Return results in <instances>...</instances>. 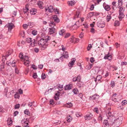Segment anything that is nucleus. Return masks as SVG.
Masks as SVG:
<instances>
[{"mask_svg": "<svg viewBox=\"0 0 127 127\" xmlns=\"http://www.w3.org/2000/svg\"><path fill=\"white\" fill-rule=\"evenodd\" d=\"M50 39V37L48 36H46L44 37H43L38 41V44L39 46L40 47L46 48L47 45V42Z\"/></svg>", "mask_w": 127, "mask_h": 127, "instance_id": "obj_1", "label": "nucleus"}, {"mask_svg": "<svg viewBox=\"0 0 127 127\" xmlns=\"http://www.w3.org/2000/svg\"><path fill=\"white\" fill-rule=\"evenodd\" d=\"M31 38H26V41L28 43H30L32 46H34L36 44L34 39H32Z\"/></svg>", "mask_w": 127, "mask_h": 127, "instance_id": "obj_2", "label": "nucleus"}, {"mask_svg": "<svg viewBox=\"0 0 127 127\" xmlns=\"http://www.w3.org/2000/svg\"><path fill=\"white\" fill-rule=\"evenodd\" d=\"M10 54V53L9 54H6L5 56L3 57V58L1 60L2 63L1 65V67L0 68V70H2V69H3L4 68V63L5 61V60H6V57H8Z\"/></svg>", "mask_w": 127, "mask_h": 127, "instance_id": "obj_3", "label": "nucleus"}, {"mask_svg": "<svg viewBox=\"0 0 127 127\" xmlns=\"http://www.w3.org/2000/svg\"><path fill=\"white\" fill-rule=\"evenodd\" d=\"M45 10L46 11H48V12H52L54 10V8L52 5L47 6V7H45Z\"/></svg>", "mask_w": 127, "mask_h": 127, "instance_id": "obj_4", "label": "nucleus"}, {"mask_svg": "<svg viewBox=\"0 0 127 127\" xmlns=\"http://www.w3.org/2000/svg\"><path fill=\"white\" fill-rule=\"evenodd\" d=\"M123 120V117L121 116L118 117L116 120H114L115 123L117 125H120L122 123V122Z\"/></svg>", "mask_w": 127, "mask_h": 127, "instance_id": "obj_5", "label": "nucleus"}, {"mask_svg": "<svg viewBox=\"0 0 127 127\" xmlns=\"http://www.w3.org/2000/svg\"><path fill=\"white\" fill-rule=\"evenodd\" d=\"M93 117V115L91 113H89L85 116L84 117L86 120H90Z\"/></svg>", "mask_w": 127, "mask_h": 127, "instance_id": "obj_6", "label": "nucleus"}, {"mask_svg": "<svg viewBox=\"0 0 127 127\" xmlns=\"http://www.w3.org/2000/svg\"><path fill=\"white\" fill-rule=\"evenodd\" d=\"M103 6L105 9L107 11H109L111 9L110 6L106 4L105 2H104L103 4Z\"/></svg>", "mask_w": 127, "mask_h": 127, "instance_id": "obj_7", "label": "nucleus"}, {"mask_svg": "<svg viewBox=\"0 0 127 127\" xmlns=\"http://www.w3.org/2000/svg\"><path fill=\"white\" fill-rule=\"evenodd\" d=\"M97 25L99 27L102 28L105 26V23L102 21L98 22L97 23Z\"/></svg>", "mask_w": 127, "mask_h": 127, "instance_id": "obj_8", "label": "nucleus"}, {"mask_svg": "<svg viewBox=\"0 0 127 127\" xmlns=\"http://www.w3.org/2000/svg\"><path fill=\"white\" fill-rule=\"evenodd\" d=\"M99 96L96 94L94 95H93L90 96V98L92 99L95 100H97L99 98Z\"/></svg>", "mask_w": 127, "mask_h": 127, "instance_id": "obj_9", "label": "nucleus"}, {"mask_svg": "<svg viewBox=\"0 0 127 127\" xmlns=\"http://www.w3.org/2000/svg\"><path fill=\"white\" fill-rule=\"evenodd\" d=\"M72 86V85L71 84L66 85L64 87V90H69L71 89Z\"/></svg>", "mask_w": 127, "mask_h": 127, "instance_id": "obj_10", "label": "nucleus"}, {"mask_svg": "<svg viewBox=\"0 0 127 127\" xmlns=\"http://www.w3.org/2000/svg\"><path fill=\"white\" fill-rule=\"evenodd\" d=\"M14 25L12 23H9L8 26V31L11 32L12 29L14 28Z\"/></svg>", "mask_w": 127, "mask_h": 127, "instance_id": "obj_11", "label": "nucleus"}, {"mask_svg": "<svg viewBox=\"0 0 127 127\" xmlns=\"http://www.w3.org/2000/svg\"><path fill=\"white\" fill-rule=\"evenodd\" d=\"M81 77L80 76L78 75L77 77H75L72 79V80L74 82L76 81H80V80Z\"/></svg>", "mask_w": 127, "mask_h": 127, "instance_id": "obj_12", "label": "nucleus"}, {"mask_svg": "<svg viewBox=\"0 0 127 127\" xmlns=\"http://www.w3.org/2000/svg\"><path fill=\"white\" fill-rule=\"evenodd\" d=\"M37 4L39 7L41 9H43L44 8L43 6V3L41 1H39L37 2Z\"/></svg>", "mask_w": 127, "mask_h": 127, "instance_id": "obj_13", "label": "nucleus"}, {"mask_svg": "<svg viewBox=\"0 0 127 127\" xmlns=\"http://www.w3.org/2000/svg\"><path fill=\"white\" fill-rule=\"evenodd\" d=\"M119 14L118 17L119 20L121 21L122 19L124 17L125 15H124V13H119Z\"/></svg>", "mask_w": 127, "mask_h": 127, "instance_id": "obj_14", "label": "nucleus"}, {"mask_svg": "<svg viewBox=\"0 0 127 127\" xmlns=\"http://www.w3.org/2000/svg\"><path fill=\"white\" fill-rule=\"evenodd\" d=\"M103 125L104 127H109V124L108 123V121L107 120H105L103 122Z\"/></svg>", "mask_w": 127, "mask_h": 127, "instance_id": "obj_15", "label": "nucleus"}, {"mask_svg": "<svg viewBox=\"0 0 127 127\" xmlns=\"http://www.w3.org/2000/svg\"><path fill=\"white\" fill-rule=\"evenodd\" d=\"M31 14L32 15H35L36 13V10L34 8H32L30 10Z\"/></svg>", "mask_w": 127, "mask_h": 127, "instance_id": "obj_16", "label": "nucleus"}, {"mask_svg": "<svg viewBox=\"0 0 127 127\" xmlns=\"http://www.w3.org/2000/svg\"><path fill=\"white\" fill-rule=\"evenodd\" d=\"M75 60L76 59L75 58H73L71 59V61L69 62V66H71L73 65L75 61Z\"/></svg>", "mask_w": 127, "mask_h": 127, "instance_id": "obj_17", "label": "nucleus"}, {"mask_svg": "<svg viewBox=\"0 0 127 127\" xmlns=\"http://www.w3.org/2000/svg\"><path fill=\"white\" fill-rule=\"evenodd\" d=\"M49 31L52 34L56 32V30L54 28H49Z\"/></svg>", "mask_w": 127, "mask_h": 127, "instance_id": "obj_18", "label": "nucleus"}, {"mask_svg": "<svg viewBox=\"0 0 127 127\" xmlns=\"http://www.w3.org/2000/svg\"><path fill=\"white\" fill-rule=\"evenodd\" d=\"M53 18L54 21L56 23H58L60 22V20L59 19L57 18V15H54V17H53Z\"/></svg>", "mask_w": 127, "mask_h": 127, "instance_id": "obj_19", "label": "nucleus"}, {"mask_svg": "<svg viewBox=\"0 0 127 127\" xmlns=\"http://www.w3.org/2000/svg\"><path fill=\"white\" fill-rule=\"evenodd\" d=\"M80 10L79 9H78L76 12V14L74 16V19H75V18H77L78 17L80 13Z\"/></svg>", "mask_w": 127, "mask_h": 127, "instance_id": "obj_20", "label": "nucleus"}, {"mask_svg": "<svg viewBox=\"0 0 127 127\" xmlns=\"http://www.w3.org/2000/svg\"><path fill=\"white\" fill-rule=\"evenodd\" d=\"M75 2L74 1H69L67 3L69 6H72L74 5Z\"/></svg>", "mask_w": 127, "mask_h": 127, "instance_id": "obj_21", "label": "nucleus"}, {"mask_svg": "<svg viewBox=\"0 0 127 127\" xmlns=\"http://www.w3.org/2000/svg\"><path fill=\"white\" fill-rule=\"evenodd\" d=\"M122 0H119L118 1V8L122 7L121 6L122 5Z\"/></svg>", "mask_w": 127, "mask_h": 127, "instance_id": "obj_22", "label": "nucleus"}, {"mask_svg": "<svg viewBox=\"0 0 127 127\" xmlns=\"http://www.w3.org/2000/svg\"><path fill=\"white\" fill-rule=\"evenodd\" d=\"M111 55L109 54L108 53V54L106 55L104 57V59H108L110 60L111 59Z\"/></svg>", "mask_w": 127, "mask_h": 127, "instance_id": "obj_23", "label": "nucleus"}, {"mask_svg": "<svg viewBox=\"0 0 127 127\" xmlns=\"http://www.w3.org/2000/svg\"><path fill=\"white\" fill-rule=\"evenodd\" d=\"M114 116H112L111 117H110V118H109V117H108V119H110V122L113 123L112 124L115 123V121H114Z\"/></svg>", "mask_w": 127, "mask_h": 127, "instance_id": "obj_24", "label": "nucleus"}, {"mask_svg": "<svg viewBox=\"0 0 127 127\" xmlns=\"http://www.w3.org/2000/svg\"><path fill=\"white\" fill-rule=\"evenodd\" d=\"M64 57L66 59H67L68 57V53L67 52H66L64 53V54L63 55Z\"/></svg>", "mask_w": 127, "mask_h": 127, "instance_id": "obj_25", "label": "nucleus"}, {"mask_svg": "<svg viewBox=\"0 0 127 127\" xmlns=\"http://www.w3.org/2000/svg\"><path fill=\"white\" fill-rule=\"evenodd\" d=\"M120 9L119 10V13H124L125 10V9L123 7H121L120 8H118Z\"/></svg>", "mask_w": 127, "mask_h": 127, "instance_id": "obj_26", "label": "nucleus"}, {"mask_svg": "<svg viewBox=\"0 0 127 127\" xmlns=\"http://www.w3.org/2000/svg\"><path fill=\"white\" fill-rule=\"evenodd\" d=\"M77 83V85L80 88L83 87V83L81 82H79V81Z\"/></svg>", "mask_w": 127, "mask_h": 127, "instance_id": "obj_27", "label": "nucleus"}, {"mask_svg": "<svg viewBox=\"0 0 127 127\" xmlns=\"http://www.w3.org/2000/svg\"><path fill=\"white\" fill-rule=\"evenodd\" d=\"M65 32V30L63 29L61 30L59 32V33L60 35H63L64 33Z\"/></svg>", "mask_w": 127, "mask_h": 127, "instance_id": "obj_28", "label": "nucleus"}, {"mask_svg": "<svg viewBox=\"0 0 127 127\" xmlns=\"http://www.w3.org/2000/svg\"><path fill=\"white\" fill-rule=\"evenodd\" d=\"M23 54L21 52L20 54L19 57L20 58V60L22 61V60L23 59V58L24 57Z\"/></svg>", "mask_w": 127, "mask_h": 127, "instance_id": "obj_29", "label": "nucleus"}, {"mask_svg": "<svg viewBox=\"0 0 127 127\" xmlns=\"http://www.w3.org/2000/svg\"><path fill=\"white\" fill-rule=\"evenodd\" d=\"M24 62V64L25 65H26L27 66H29V64L30 63L29 61L28 60H26V61H23Z\"/></svg>", "mask_w": 127, "mask_h": 127, "instance_id": "obj_30", "label": "nucleus"}, {"mask_svg": "<svg viewBox=\"0 0 127 127\" xmlns=\"http://www.w3.org/2000/svg\"><path fill=\"white\" fill-rule=\"evenodd\" d=\"M102 77L100 75L97 76L95 80V81L96 82L97 80L98 81L100 80L101 78Z\"/></svg>", "mask_w": 127, "mask_h": 127, "instance_id": "obj_31", "label": "nucleus"}, {"mask_svg": "<svg viewBox=\"0 0 127 127\" xmlns=\"http://www.w3.org/2000/svg\"><path fill=\"white\" fill-rule=\"evenodd\" d=\"M111 19V16L109 14L106 16V19L107 22H109L110 20Z\"/></svg>", "mask_w": 127, "mask_h": 127, "instance_id": "obj_32", "label": "nucleus"}, {"mask_svg": "<svg viewBox=\"0 0 127 127\" xmlns=\"http://www.w3.org/2000/svg\"><path fill=\"white\" fill-rule=\"evenodd\" d=\"M73 92L74 94H77L79 92L77 88H75L73 90Z\"/></svg>", "mask_w": 127, "mask_h": 127, "instance_id": "obj_33", "label": "nucleus"}, {"mask_svg": "<svg viewBox=\"0 0 127 127\" xmlns=\"http://www.w3.org/2000/svg\"><path fill=\"white\" fill-rule=\"evenodd\" d=\"M21 123L23 124H26L28 123L27 122V120L25 119H23L21 121Z\"/></svg>", "mask_w": 127, "mask_h": 127, "instance_id": "obj_34", "label": "nucleus"}, {"mask_svg": "<svg viewBox=\"0 0 127 127\" xmlns=\"http://www.w3.org/2000/svg\"><path fill=\"white\" fill-rule=\"evenodd\" d=\"M55 23L53 21H51L50 23V26L53 27L55 26Z\"/></svg>", "mask_w": 127, "mask_h": 127, "instance_id": "obj_35", "label": "nucleus"}, {"mask_svg": "<svg viewBox=\"0 0 127 127\" xmlns=\"http://www.w3.org/2000/svg\"><path fill=\"white\" fill-rule=\"evenodd\" d=\"M72 119L70 115L67 117V121L68 122H70L71 121Z\"/></svg>", "mask_w": 127, "mask_h": 127, "instance_id": "obj_36", "label": "nucleus"}, {"mask_svg": "<svg viewBox=\"0 0 127 127\" xmlns=\"http://www.w3.org/2000/svg\"><path fill=\"white\" fill-rule=\"evenodd\" d=\"M72 106V104L71 103H67L66 105V106L68 108H70Z\"/></svg>", "mask_w": 127, "mask_h": 127, "instance_id": "obj_37", "label": "nucleus"}, {"mask_svg": "<svg viewBox=\"0 0 127 127\" xmlns=\"http://www.w3.org/2000/svg\"><path fill=\"white\" fill-rule=\"evenodd\" d=\"M26 60H29L28 57L27 56H25L23 58V59L22 60V61H26Z\"/></svg>", "mask_w": 127, "mask_h": 127, "instance_id": "obj_38", "label": "nucleus"}, {"mask_svg": "<svg viewBox=\"0 0 127 127\" xmlns=\"http://www.w3.org/2000/svg\"><path fill=\"white\" fill-rule=\"evenodd\" d=\"M14 97L15 98H19L20 97V96L18 93H16L14 95Z\"/></svg>", "mask_w": 127, "mask_h": 127, "instance_id": "obj_39", "label": "nucleus"}, {"mask_svg": "<svg viewBox=\"0 0 127 127\" xmlns=\"http://www.w3.org/2000/svg\"><path fill=\"white\" fill-rule=\"evenodd\" d=\"M28 25L30 28H31L34 25V24L33 23L30 22L28 23Z\"/></svg>", "mask_w": 127, "mask_h": 127, "instance_id": "obj_40", "label": "nucleus"}, {"mask_svg": "<svg viewBox=\"0 0 127 127\" xmlns=\"http://www.w3.org/2000/svg\"><path fill=\"white\" fill-rule=\"evenodd\" d=\"M76 40V38L72 37L70 39V41L72 43H75Z\"/></svg>", "mask_w": 127, "mask_h": 127, "instance_id": "obj_41", "label": "nucleus"}, {"mask_svg": "<svg viewBox=\"0 0 127 127\" xmlns=\"http://www.w3.org/2000/svg\"><path fill=\"white\" fill-rule=\"evenodd\" d=\"M110 86H111L112 88H113L115 86V82L114 81H111L110 84Z\"/></svg>", "mask_w": 127, "mask_h": 127, "instance_id": "obj_42", "label": "nucleus"}, {"mask_svg": "<svg viewBox=\"0 0 127 127\" xmlns=\"http://www.w3.org/2000/svg\"><path fill=\"white\" fill-rule=\"evenodd\" d=\"M120 22L119 21H115L114 23V26H118L119 25Z\"/></svg>", "mask_w": 127, "mask_h": 127, "instance_id": "obj_43", "label": "nucleus"}, {"mask_svg": "<svg viewBox=\"0 0 127 127\" xmlns=\"http://www.w3.org/2000/svg\"><path fill=\"white\" fill-rule=\"evenodd\" d=\"M70 34L68 33H65V35H64V38H68V37L70 36Z\"/></svg>", "mask_w": 127, "mask_h": 127, "instance_id": "obj_44", "label": "nucleus"}, {"mask_svg": "<svg viewBox=\"0 0 127 127\" xmlns=\"http://www.w3.org/2000/svg\"><path fill=\"white\" fill-rule=\"evenodd\" d=\"M24 113L25 114H26L28 115H29L30 114L29 110L27 109H26Z\"/></svg>", "mask_w": 127, "mask_h": 127, "instance_id": "obj_45", "label": "nucleus"}, {"mask_svg": "<svg viewBox=\"0 0 127 127\" xmlns=\"http://www.w3.org/2000/svg\"><path fill=\"white\" fill-rule=\"evenodd\" d=\"M32 34L34 35H35L37 34V31L36 30H33L32 32Z\"/></svg>", "mask_w": 127, "mask_h": 127, "instance_id": "obj_46", "label": "nucleus"}, {"mask_svg": "<svg viewBox=\"0 0 127 127\" xmlns=\"http://www.w3.org/2000/svg\"><path fill=\"white\" fill-rule=\"evenodd\" d=\"M28 6L26 5L25 7V9H24V12L25 13H26L28 10H29V9L28 7Z\"/></svg>", "mask_w": 127, "mask_h": 127, "instance_id": "obj_47", "label": "nucleus"}, {"mask_svg": "<svg viewBox=\"0 0 127 127\" xmlns=\"http://www.w3.org/2000/svg\"><path fill=\"white\" fill-rule=\"evenodd\" d=\"M127 103V101H126V100L123 101L121 102L122 105H125Z\"/></svg>", "mask_w": 127, "mask_h": 127, "instance_id": "obj_48", "label": "nucleus"}, {"mask_svg": "<svg viewBox=\"0 0 127 127\" xmlns=\"http://www.w3.org/2000/svg\"><path fill=\"white\" fill-rule=\"evenodd\" d=\"M7 94L9 95H7L6 96V97L7 98L11 97L12 96V95L11 94V93L10 92L8 93Z\"/></svg>", "mask_w": 127, "mask_h": 127, "instance_id": "obj_49", "label": "nucleus"}, {"mask_svg": "<svg viewBox=\"0 0 127 127\" xmlns=\"http://www.w3.org/2000/svg\"><path fill=\"white\" fill-rule=\"evenodd\" d=\"M108 116H109V118L110 117H111L113 116L112 115V114L110 112H108L107 114H106Z\"/></svg>", "mask_w": 127, "mask_h": 127, "instance_id": "obj_50", "label": "nucleus"}, {"mask_svg": "<svg viewBox=\"0 0 127 127\" xmlns=\"http://www.w3.org/2000/svg\"><path fill=\"white\" fill-rule=\"evenodd\" d=\"M33 77L34 79H35L37 77V75L36 73H34L33 75Z\"/></svg>", "mask_w": 127, "mask_h": 127, "instance_id": "obj_51", "label": "nucleus"}, {"mask_svg": "<svg viewBox=\"0 0 127 127\" xmlns=\"http://www.w3.org/2000/svg\"><path fill=\"white\" fill-rule=\"evenodd\" d=\"M15 73L17 74H18L19 73V71L17 68L15 67Z\"/></svg>", "mask_w": 127, "mask_h": 127, "instance_id": "obj_52", "label": "nucleus"}, {"mask_svg": "<svg viewBox=\"0 0 127 127\" xmlns=\"http://www.w3.org/2000/svg\"><path fill=\"white\" fill-rule=\"evenodd\" d=\"M54 12H55V13L56 14H59V11H58V10L56 8H54Z\"/></svg>", "mask_w": 127, "mask_h": 127, "instance_id": "obj_53", "label": "nucleus"}, {"mask_svg": "<svg viewBox=\"0 0 127 127\" xmlns=\"http://www.w3.org/2000/svg\"><path fill=\"white\" fill-rule=\"evenodd\" d=\"M91 32L93 33H95V29L93 28H92L91 29Z\"/></svg>", "mask_w": 127, "mask_h": 127, "instance_id": "obj_54", "label": "nucleus"}, {"mask_svg": "<svg viewBox=\"0 0 127 127\" xmlns=\"http://www.w3.org/2000/svg\"><path fill=\"white\" fill-rule=\"evenodd\" d=\"M28 26V24L27 25V24H24L23 25V27L24 29H26L27 28Z\"/></svg>", "mask_w": 127, "mask_h": 127, "instance_id": "obj_55", "label": "nucleus"}, {"mask_svg": "<svg viewBox=\"0 0 127 127\" xmlns=\"http://www.w3.org/2000/svg\"><path fill=\"white\" fill-rule=\"evenodd\" d=\"M90 61L91 63H93L95 61V60L94 58L92 57L90 58Z\"/></svg>", "mask_w": 127, "mask_h": 127, "instance_id": "obj_56", "label": "nucleus"}, {"mask_svg": "<svg viewBox=\"0 0 127 127\" xmlns=\"http://www.w3.org/2000/svg\"><path fill=\"white\" fill-rule=\"evenodd\" d=\"M46 77L45 74H42L41 75V78L42 79H44Z\"/></svg>", "mask_w": 127, "mask_h": 127, "instance_id": "obj_57", "label": "nucleus"}, {"mask_svg": "<svg viewBox=\"0 0 127 127\" xmlns=\"http://www.w3.org/2000/svg\"><path fill=\"white\" fill-rule=\"evenodd\" d=\"M20 107V105L18 104L15 105V106L14 108L15 109L19 108Z\"/></svg>", "mask_w": 127, "mask_h": 127, "instance_id": "obj_58", "label": "nucleus"}, {"mask_svg": "<svg viewBox=\"0 0 127 127\" xmlns=\"http://www.w3.org/2000/svg\"><path fill=\"white\" fill-rule=\"evenodd\" d=\"M102 117L101 116V115L100 114L98 117V121H101L102 120Z\"/></svg>", "mask_w": 127, "mask_h": 127, "instance_id": "obj_59", "label": "nucleus"}, {"mask_svg": "<svg viewBox=\"0 0 127 127\" xmlns=\"http://www.w3.org/2000/svg\"><path fill=\"white\" fill-rule=\"evenodd\" d=\"M94 111L96 112L97 113H98V109L97 108H95L94 109Z\"/></svg>", "mask_w": 127, "mask_h": 127, "instance_id": "obj_60", "label": "nucleus"}, {"mask_svg": "<svg viewBox=\"0 0 127 127\" xmlns=\"http://www.w3.org/2000/svg\"><path fill=\"white\" fill-rule=\"evenodd\" d=\"M117 95V94L116 93H115L112 96V97H111V100H112V99H114V98H116V96Z\"/></svg>", "mask_w": 127, "mask_h": 127, "instance_id": "obj_61", "label": "nucleus"}, {"mask_svg": "<svg viewBox=\"0 0 127 127\" xmlns=\"http://www.w3.org/2000/svg\"><path fill=\"white\" fill-rule=\"evenodd\" d=\"M8 92V89L7 88H6L5 89L4 93H5V95L6 96L7 95V93Z\"/></svg>", "mask_w": 127, "mask_h": 127, "instance_id": "obj_62", "label": "nucleus"}, {"mask_svg": "<svg viewBox=\"0 0 127 127\" xmlns=\"http://www.w3.org/2000/svg\"><path fill=\"white\" fill-rule=\"evenodd\" d=\"M115 45L116 46V48H118L120 46V44H119L118 43L116 42L115 43Z\"/></svg>", "mask_w": 127, "mask_h": 127, "instance_id": "obj_63", "label": "nucleus"}, {"mask_svg": "<svg viewBox=\"0 0 127 127\" xmlns=\"http://www.w3.org/2000/svg\"><path fill=\"white\" fill-rule=\"evenodd\" d=\"M127 64V62H121V64L122 65H126Z\"/></svg>", "mask_w": 127, "mask_h": 127, "instance_id": "obj_64", "label": "nucleus"}]
</instances>
